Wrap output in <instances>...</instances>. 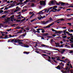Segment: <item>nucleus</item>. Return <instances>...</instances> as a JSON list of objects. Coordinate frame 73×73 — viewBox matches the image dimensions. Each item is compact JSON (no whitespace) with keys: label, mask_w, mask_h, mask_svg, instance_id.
Segmentation results:
<instances>
[{"label":"nucleus","mask_w":73,"mask_h":73,"mask_svg":"<svg viewBox=\"0 0 73 73\" xmlns=\"http://www.w3.org/2000/svg\"><path fill=\"white\" fill-rule=\"evenodd\" d=\"M70 62H68V64H66L68 66L66 67V71L65 70H62V72L64 73H69V70L70 69V67L71 68H72V66L71 65V64L70 63Z\"/></svg>","instance_id":"f257e3e1"},{"label":"nucleus","mask_w":73,"mask_h":73,"mask_svg":"<svg viewBox=\"0 0 73 73\" xmlns=\"http://www.w3.org/2000/svg\"><path fill=\"white\" fill-rule=\"evenodd\" d=\"M57 8V6H55L53 7H50L48 9L47 12H48L50 11V10L51 9H52L55 10V11H57V9H56Z\"/></svg>","instance_id":"f03ea898"},{"label":"nucleus","mask_w":73,"mask_h":73,"mask_svg":"<svg viewBox=\"0 0 73 73\" xmlns=\"http://www.w3.org/2000/svg\"><path fill=\"white\" fill-rule=\"evenodd\" d=\"M48 11V10L47 9H44V10L42 11H40L38 14L42 15V14H44V13H48V12H47Z\"/></svg>","instance_id":"7ed1b4c3"},{"label":"nucleus","mask_w":73,"mask_h":73,"mask_svg":"<svg viewBox=\"0 0 73 73\" xmlns=\"http://www.w3.org/2000/svg\"><path fill=\"white\" fill-rule=\"evenodd\" d=\"M14 17V15H12L11 17L10 18H7V21L6 22V23H8L9 21H10L11 20V21H13V20H12L13 19V18Z\"/></svg>","instance_id":"20e7f679"},{"label":"nucleus","mask_w":73,"mask_h":73,"mask_svg":"<svg viewBox=\"0 0 73 73\" xmlns=\"http://www.w3.org/2000/svg\"><path fill=\"white\" fill-rule=\"evenodd\" d=\"M54 22H52V23L48 25V26H46V27H43V29H45L46 28H50V26H52V25H53V24H54Z\"/></svg>","instance_id":"39448f33"},{"label":"nucleus","mask_w":73,"mask_h":73,"mask_svg":"<svg viewBox=\"0 0 73 73\" xmlns=\"http://www.w3.org/2000/svg\"><path fill=\"white\" fill-rule=\"evenodd\" d=\"M11 42H15V43H16V42H17L19 41H20V40L19 39H13L12 40H11Z\"/></svg>","instance_id":"423d86ee"},{"label":"nucleus","mask_w":73,"mask_h":73,"mask_svg":"<svg viewBox=\"0 0 73 73\" xmlns=\"http://www.w3.org/2000/svg\"><path fill=\"white\" fill-rule=\"evenodd\" d=\"M48 4L49 5H53L54 4V1H51L49 2Z\"/></svg>","instance_id":"0eeeda50"},{"label":"nucleus","mask_w":73,"mask_h":73,"mask_svg":"<svg viewBox=\"0 0 73 73\" xmlns=\"http://www.w3.org/2000/svg\"><path fill=\"white\" fill-rule=\"evenodd\" d=\"M39 16L40 17H38L37 19L38 20H41V19H44V18H45V16H44L43 17L41 16V15H40Z\"/></svg>","instance_id":"6e6552de"},{"label":"nucleus","mask_w":73,"mask_h":73,"mask_svg":"<svg viewBox=\"0 0 73 73\" xmlns=\"http://www.w3.org/2000/svg\"><path fill=\"white\" fill-rule=\"evenodd\" d=\"M19 7H16V9L14 11V13H15V12H17V11H19V10H20V9H21V8H19Z\"/></svg>","instance_id":"1a4fd4ad"},{"label":"nucleus","mask_w":73,"mask_h":73,"mask_svg":"<svg viewBox=\"0 0 73 73\" xmlns=\"http://www.w3.org/2000/svg\"><path fill=\"white\" fill-rule=\"evenodd\" d=\"M40 5H45V1H40Z\"/></svg>","instance_id":"9d476101"},{"label":"nucleus","mask_w":73,"mask_h":73,"mask_svg":"<svg viewBox=\"0 0 73 73\" xmlns=\"http://www.w3.org/2000/svg\"><path fill=\"white\" fill-rule=\"evenodd\" d=\"M68 62H70V61H69V60L68 59H65L64 61H63V62H64V63H66V62H67V64H68Z\"/></svg>","instance_id":"9b49d317"},{"label":"nucleus","mask_w":73,"mask_h":73,"mask_svg":"<svg viewBox=\"0 0 73 73\" xmlns=\"http://www.w3.org/2000/svg\"><path fill=\"white\" fill-rule=\"evenodd\" d=\"M51 59L53 60V61L54 62H55L56 63H57V62L56 60H55L56 59L55 58H54L53 57H51Z\"/></svg>","instance_id":"f8f14e48"},{"label":"nucleus","mask_w":73,"mask_h":73,"mask_svg":"<svg viewBox=\"0 0 73 73\" xmlns=\"http://www.w3.org/2000/svg\"><path fill=\"white\" fill-rule=\"evenodd\" d=\"M49 20L50 23H51V22H52V21H53V19H52V18L51 17L49 18Z\"/></svg>","instance_id":"ddd939ff"},{"label":"nucleus","mask_w":73,"mask_h":73,"mask_svg":"<svg viewBox=\"0 0 73 73\" xmlns=\"http://www.w3.org/2000/svg\"><path fill=\"white\" fill-rule=\"evenodd\" d=\"M50 23V21L49 20H48L45 22L43 23V24H47V23Z\"/></svg>","instance_id":"4468645a"},{"label":"nucleus","mask_w":73,"mask_h":73,"mask_svg":"<svg viewBox=\"0 0 73 73\" xmlns=\"http://www.w3.org/2000/svg\"><path fill=\"white\" fill-rule=\"evenodd\" d=\"M60 59H61L60 57H57L56 58V60L58 61H60Z\"/></svg>","instance_id":"2eb2a0df"},{"label":"nucleus","mask_w":73,"mask_h":73,"mask_svg":"<svg viewBox=\"0 0 73 73\" xmlns=\"http://www.w3.org/2000/svg\"><path fill=\"white\" fill-rule=\"evenodd\" d=\"M6 17V15H3L2 16V18L3 19H4V18H5Z\"/></svg>","instance_id":"dca6fc26"},{"label":"nucleus","mask_w":73,"mask_h":73,"mask_svg":"<svg viewBox=\"0 0 73 73\" xmlns=\"http://www.w3.org/2000/svg\"><path fill=\"white\" fill-rule=\"evenodd\" d=\"M65 58L64 56H61L60 57V59L62 60H64Z\"/></svg>","instance_id":"f3484780"},{"label":"nucleus","mask_w":73,"mask_h":73,"mask_svg":"<svg viewBox=\"0 0 73 73\" xmlns=\"http://www.w3.org/2000/svg\"><path fill=\"white\" fill-rule=\"evenodd\" d=\"M30 5L32 7H33L35 6V4L34 3H31L30 4Z\"/></svg>","instance_id":"a211bd4d"},{"label":"nucleus","mask_w":73,"mask_h":73,"mask_svg":"<svg viewBox=\"0 0 73 73\" xmlns=\"http://www.w3.org/2000/svg\"><path fill=\"white\" fill-rule=\"evenodd\" d=\"M8 35H6L3 38L4 39H6V38H8Z\"/></svg>","instance_id":"6ab92c4d"},{"label":"nucleus","mask_w":73,"mask_h":73,"mask_svg":"<svg viewBox=\"0 0 73 73\" xmlns=\"http://www.w3.org/2000/svg\"><path fill=\"white\" fill-rule=\"evenodd\" d=\"M58 34H60L61 33H63V32L62 31H58Z\"/></svg>","instance_id":"aec40b11"},{"label":"nucleus","mask_w":73,"mask_h":73,"mask_svg":"<svg viewBox=\"0 0 73 73\" xmlns=\"http://www.w3.org/2000/svg\"><path fill=\"white\" fill-rule=\"evenodd\" d=\"M36 30H37L36 31V32H37V33H40V32L39 31H40V30H38V29H36Z\"/></svg>","instance_id":"412c9836"},{"label":"nucleus","mask_w":73,"mask_h":73,"mask_svg":"<svg viewBox=\"0 0 73 73\" xmlns=\"http://www.w3.org/2000/svg\"><path fill=\"white\" fill-rule=\"evenodd\" d=\"M56 68L58 69H61V68H60V66H57Z\"/></svg>","instance_id":"4be33fe9"},{"label":"nucleus","mask_w":73,"mask_h":73,"mask_svg":"<svg viewBox=\"0 0 73 73\" xmlns=\"http://www.w3.org/2000/svg\"><path fill=\"white\" fill-rule=\"evenodd\" d=\"M23 53L25 54H29V52H24Z\"/></svg>","instance_id":"5701e85b"},{"label":"nucleus","mask_w":73,"mask_h":73,"mask_svg":"<svg viewBox=\"0 0 73 73\" xmlns=\"http://www.w3.org/2000/svg\"><path fill=\"white\" fill-rule=\"evenodd\" d=\"M28 1H29L28 0H26V1H24V4H25L26 3H27V2H28Z\"/></svg>","instance_id":"b1692460"},{"label":"nucleus","mask_w":73,"mask_h":73,"mask_svg":"<svg viewBox=\"0 0 73 73\" xmlns=\"http://www.w3.org/2000/svg\"><path fill=\"white\" fill-rule=\"evenodd\" d=\"M54 33L55 34H57V33L58 34V31H57L56 30V31Z\"/></svg>","instance_id":"393cba45"},{"label":"nucleus","mask_w":73,"mask_h":73,"mask_svg":"<svg viewBox=\"0 0 73 73\" xmlns=\"http://www.w3.org/2000/svg\"><path fill=\"white\" fill-rule=\"evenodd\" d=\"M9 36L10 37H14V35H13V36H12V35H9Z\"/></svg>","instance_id":"a878e982"},{"label":"nucleus","mask_w":73,"mask_h":73,"mask_svg":"<svg viewBox=\"0 0 73 73\" xmlns=\"http://www.w3.org/2000/svg\"><path fill=\"white\" fill-rule=\"evenodd\" d=\"M32 15L30 17V18H31V17H32V16H34V15H35V14H34V13H32Z\"/></svg>","instance_id":"bb28decb"},{"label":"nucleus","mask_w":73,"mask_h":73,"mask_svg":"<svg viewBox=\"0 0 73 73\" xmlns=\"http://www.w3.org/2000/svg\"><path fill=\"white\" fill-rule=\"evenodd\" d=\"M35 20H36V19L32 20L31 21V23H32V22H33V21H35Z\"/></svg>","instance_id":"cd10ccee"},{"label":"nucleus","mask_w":73,"mask_h":73,"mask_svg":"<svg viewBox=\"0 0 73 73\" xmlns=\"http://www.w3.org/2000/svg\"><path fill=\"white\" fill-rule=\"evenodd\" d=\"M65 3H64L63 2H62L61 3V5H65Z\"/></svg>","instance_id":"c85d7f7f"},{"label":"nucleus","mask_w":73,"mask_h":73,"mask_svg":"<svg viewBox=\"0 0 73 73\" xmlns=\"http://www.w3.org/2000/svg\"><path fill=\"white\" fill-rule=\"evenodd\" d=\"M33 32H34V33H36V30H35V29H33Z\"/></svg>","instance_id":"c756f323"},{"label":"nucleus","mask_w":73,"mask_h":73,"mask_svg":"<svg viewBox=\"0 0 73 73\" xmlns=\"http://www.w3.org/2000/svg\"><path fill=\"white\" fill-rule=\"evenodd\" d=\"M66 37H67V36H62V37L63 38H66Z\"/></svg>","instance_id":"7c9ffc66"},{"label":"nucleus","mask_w":73,"mask_h":73,"mask_svg":"<svg viewBox=\"0 0 73 73\" xmlns=\"http://www.w3.org/2000/svg\"><path fill=\"white\" fill-rule=\"evenodd\" d=\"M17 29H20L21 28V27H16Z\"/></svg>","instance_id":"2f4dec72"},{"label":"nucleus","mask_w":73,"mask_h":73,"mask_svg":"<svg viewBox=\"0 0 73 73\" xmlns=\"http://www.w3.org/2000/svg\"><path fill=\"white\" fill-rule=\"evenodd\" d=\"M41 46H43V47H45V46H46L44 44H42L41 45Z\"/></svg>","instance_id":"473e14b6"},{"label":"nucleus","mask_w":73,"mask_h":73,"mask_svg":"<svg viewBox=\"0 0 73 73\" xmlns=\"http://www.w3.org/2000/svg\"><path fill=\"white\" fill-rule=\"evenodd\" d=\"M42 33H44L45 32V30L44 29H43L42 30Z\"/></svg>","instance_id":"72a5a7b5"},{"label":"nucleus","mask_w":73,"mask_h":73,"mask_svg":"<svg viewBox=\"0 0 73 73\" xmlns=\"http://www.w3.org/2000/svg\"><path fill=\"white\" fill-rule=\"evenodd\" d=\"M4 12V11H3V10H0V13H3Z\"/></svg>","instance_id":"f704fd0d"},{"label":"nucleus","mask_w":73,"mask_h":73,"mask_svg":"<svg viewBox=\"0 0 73 73\" xmlns=\"http://www.w3.org/2000/svg\"><path fill=\"white\" fill-rule=\"evenodd\" d=\"M68 32H73V30H71L70 31H69L68 30Z\"/></svg>","instance_id":"c9c22d12"},{"label":"nucleus","mask_w":73,"mask_h":73,"mask_svg":"<svg viewBox=\"0 0 73 73\" xmlns=\"http://www.w3.org/2000/svg\"><path fill=\"white\" fill-rule=\"evenodd\" d=\"M70 37L71 38H70V39H71V40H73V36L72 35L71 36H70Z\"/></svg>","instance_id":"e433bc0d"},{"label":"nucleus","mask_w":73,"mask_h":73,"mask_svg":"<svg viewBox=\"0 0 73 73\" xmlns=\"http://www.w3.org/2000/svg\"><path fill=\"white\" fill-rule=\"evenodd\" d=\"M24 20H25V18L24 19H22L21 20V21H24Z\"/></svg>","instance_id":"4c0bfd02"},{"label":"nucleus","mask_w":73,"mask_h":73,"mask_svg":"<svg viewBox=\"0 0 73 73\" xmlns=\"http://www.w3.org/2000/svg\"><path fill=\"white\" fill-rule=\"evenodd\" d=\"M64 20H65V19H63L62 18L60 19V21H64Z\"/></svg>","instance_id":"58836bf2"},{"label":"nucleus","mask_w":73,"mask_h":73,"mask_svg":"<svg viewBox=\"0 0 73 73\" xmlns=\"http://www.w3.org/2000/svg\"><path fill=\"white\" fill-rule=\"evenodd\" d=\"M0 32H1V34H4V33H5V32H3L2 31H0Z\"/></svg>","instance_id":"ea45409f"},{"label":"nucleus","mask_w":73,"mask_h":73,"mask_svg":"<svg viewBox=\"0 0 73 73\" xmlns=\"http://www.w3.org/2000/svg\"><path fill=\"white\" fill-rule=\"evenodd\" d=\"M68 35L70 36V37H71L73 35L72 34H68Z\"/></svg>","instance_id":"a19ab883"},{"label":"nucleus","mask_w":73,"mask_h":73,"mask_svg":"<svg viewBox=\"0 0 73 73\" xmlns=\"http://www.w3.org/2000/svg\"><path fill=\"white\" fill-rule=\"evenodd\" d=\"M23 1H24V0H20L19 1L21 3H23Z\"/></svg>","instance_id":"79ce46f5"},{"label":"nucleus","mask_w":73,"mask_h":73,"mask_svg":"<svg viewBox=\"0 0 73 73\" xmlns=\"http://www.w3.org/2000/svg\"><path fill=\"white\" fill-rule=\"evenodd\" d=\"M63 33H66V31H65V30H63L62 31Z\"/></svg>","instance_id":"37998d69"},{"label":"nucleus","mask_w":73,"mask_h":73,"mask_svg":"<svg viewBox=\"0 0 73 73\" xmlns=\"http://www.w3.org/2000/svg\"><path fill=\"white\" fill-rule=\"evenodd\" d=\"M56 5H60V3H56Z\"/></svg>","instance_id":"c03bdc74"},{"label":"nucleus","mask_w":73,"mask_h":73,"mask_svg":"<svg viewBox=\"0 0 73 73\" xmlns=\"http://www.w3.org/2000/svg\"><path fill=\"white\" fill-rule=\"evenodd\" d=\"M25 11H27V9H25V10H22V12H25Z\"/></svg>","instance_id":"a18cd8bd"},{"label":"nucleus","mask_w":73,"mask_h":73,"mask_svg":"<svg viewBox=\"0 0 73 73\" xmlns=\"http://www.w3.org/2000/svg\"><path fill=\"white\" fill-rule=\"evenodd\" d=\"M21 3L19 2V3L17 4V5H20V4Z\"/></svg>","instance_id":"49530a36"},{"label":"nucleus","mask_w":73,"mask_h":73,"mask_svg":"<svg viewBox=\"0 0 73 73\" xmlns=\"http://www.w3.org/2000/svg\"><path fill=\"white\" fill-rule=\"evenodd\" d=\"M52 31H53V32H55V31H56V30H54V29H52Z\"/></svg>","instance_id":"de8ad7c7"},{"label":"nucleus","mask_w":73,"mask_h":73,"mask_svg":"<svg viewBox=\"0 0 73 73\" xmlns=\"http://www.w3.org/2000/svg\"><path fill=\"white\" fill-rule=\"evenodd\" d=\"M66 33L67 34H68V35H69V32L68 31H66Z\"/></svg>","instance_id":"09e8293b"},{"label":"nucleus","mask_w":73,"mask_h":73,"mask_svg":"<svg viewBox=\"0 0 73 73\" xmlns=\"http://www.w3.org/2000/svg\"><path fill=\"white\" fill-rule=\"evenodd\" d=\"M70 45L72 48H73V44H71Z\"/></svg>","instance_id":"8fccbe9b"},{"label":"nucleus","mask_w":73,"mask_h":73,"mask_svg":"<svg viewBox=\"0 0 73 73\" xmlns=\"http://www.w3.org/2000/svg\"><path fill=\"white\" fill-rule=\"evenodd\" d=\"M70 72H71V73H73V70H70Z\"/></svg>","instance_id":"3c124183"},{"label":"nucleus","mask_w":73,"mask_h":73,"mask_svg":"<svg viewBox=\"0 0 73 73\" xmlns=\"http://www.w3.org/2000/svg\"><path fill=\"white\" fill-rule=\"evenodd\" d=\"M11 29H10V30H7V31H8V32H9V31H11Z\"/></svg>","instance_id":"603ef678"},{"label":"nucleus","mask_w":73,"mask_h":73,"mask_svg":"<svg viewBox=\"0 0 73 73\" xmlns=\"http://www.w3.org/2000/svg\"><path fill=\"white\" fill-rule=\"evenodd\" d=\"M63 45H61L60 46V48H61V47H63Z\"/></svg>","instance_id":"864d4df0"},{"label":"nucleus","mask_w":73,"mask_h":73,"mask_svg":"<svg viewBox=\"0 0 73 73\" xmlns=\"http://www.w3.org/2000/svg\"><path fill=\"white\" fill-rule=\"evenodd\" d=\"M67 24H68V25H71V23H68Z\"/></svg>","instance_id":"5fc2aeb1"},{"label":"nucleus","mask_w":73,"mask_h":73,"mask_svg":"<svg viewBox=\"0 0 73 73\" xmlns=\"http://www.w3.org/2000/svg\"><path fill=\"white\" fill-rule=\"evenodd\" d=\"M56 45H59L60 44L58 43H55Z\"/></svg>","instance_id":"6e6d98bb"},{"label":"nucleus","mask_w":73,"mask_h":73,"mask_svg":"<svg viewBox=\"0 0 73 73\" xmlns=\"http://www.w3.org/2000/svg\"><path fill=\"white\" fill-rule=\"evenodd\" d=\"M67 16H68V17H69V16H71V14H68V15H67Z\"/></svg>","instance_id":"4d7b16f0"},{"label":"nucleus","mask_w":73,"mask_h":73,"mask_svg":"<svg viewBox=\"0 0 73 73\" xmlns=\"http://www.w3.org/2000/svg\"><path fill=\"white\" fill-rule=\"evenodd\" d=\"M32 13H33V12H30V13H29V14H30V15H31V14H32Z\"/></svg>","instance_id":"13d9d810"},{"label":"nucleus","mask_w":73,"mask_h":73,"mask_svg":"<svg viewBox=\"0 0 73 73\" xmlns=\"http://www.w3.org/2000/svg\"><path fill=\"white\" fill-rule=\"evenodd\" d=\"M70 10H71V9H67L66 10V11H69Z\"/></svg>","instance_id":"bf43d9fd"},{"label":"nucleus","mask_w":73,"mask_h":73,"mask_svg":"<svg viewBox=\"0 0 73 73\" xmlns=\"http://www.w3.org/2000/svg\"><path fill=\"white\" fill-rule=\"evenodd\" d=\"M69 7H71L72 8H73V5H71Z\"/></svg>","instance_id":"052dcab7"},{"label":"nucleus","mask_w":73,"mask_h":73,"mask_svg":"<svg viewBox=\"0 0 73 73\" xmlns=\"http://www.w3.org/2000/svg\"><path fill=\"white\" fill-rule=\"evenodd\" d=\"M38 30H40H40H41L42 31L43 29H38Z\"/></svg>","instance_id":"680f3d73"},{"label":"nucleus","mask_w":73,"mask_h":73,"mask_svg":"<svg viewBox=\"0 0 73 73\" xmlns=\"http://www.w3.org/2000/svg\"><path fill=\"white\" fill-rule=\"evenodd\" d=\"M56 36V35H55V34H54L52 35V36H53V37H55Z\"/></svg>","instance_id":"e2e57ef3"},{"label":"nucleus","mask_w":73,"mask_h":73,"mask_svg":"<svg viewBox=\"0 0 73 73\" xmlns=\"http://www.w3.org/2000/svg\"><path fill=\"white\" fill-rule=\"evenodd\" d=\"M73 51H70V53H73Z\"/></svg>","instance_id":"0e129e2a"},{"label":"nucleus","mask_w":73,"mask_h":73,"mask_svg":"<svg viewBox=\"0 0 73 73\" xmlns=\"http://www.w3.org/2000/svg\"><path fill=\"white\" fill-rule=\"evenodd\" d=\"M69 40L71 42H73V40L72 39H70Z\"/></svg>","instance_id":"69168bd1"},{"label":"nucleus","mask_w":73,"mask_h":73,"mask_svg":"<svg viewBox=\"0 0 73 73\" xmlns=\"http://www.w3.org/2000/svg\"><path fill=\"white\" fill-rule=\"evenodd\" d=\"M62 28H64V29H66V27H63Z\"/></svg>","instance_id":"338daca9"},{"label":"nucleus","mask_w":73,"mask_h":73,"mask_svg":"<svg viewBox=\"0 0 73 73\" xmlns=\"http://www.w3.org/2000/svg\"><path fill=\"white\" fill-rule=\"evenodd\" d=\"M26 29L27 31H29V30L28 28H27Z\"/></svg>","instance_id":"774afa93"}]
</instances>
